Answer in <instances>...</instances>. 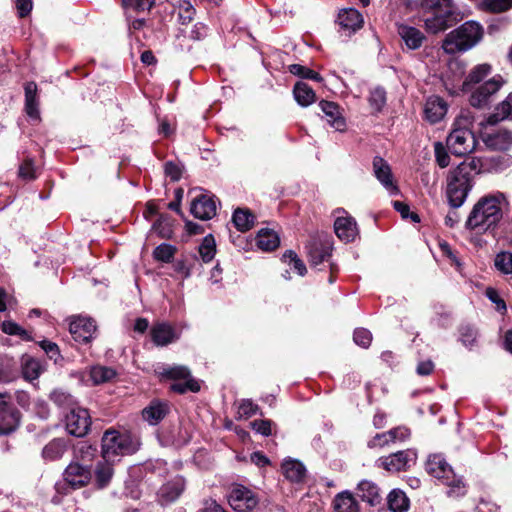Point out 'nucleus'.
Segmentation results:
<instances>
[{
    "instance_id": "f257e3e1",
    "label": "nucleus",
    "mask_w": 512,
    "mask_h": 512,
    "mask_svg": "<svg viewBox=\"0 0 512 512\" xmlns=\"http://www.w3.org/2000/svg\"><path fill=\"white\" fill-rule=\"evenodd\" d=\"M508 205V197L501 191L480 197L465 221V228L481 234L494 231L502 221L504 208Z\"/></svg>"
},
{
    "instance_id": "f03ea898",
    "label": "nucleus",
    "mask_w": 512,
    "mask_h": 512,
    "mask_svg": "<svg viewBox=\"0 0 512 512\" xmlns=\"http://www.w3.org/2000/svg\"><path fill=\"white\" fill-rule=\"evenodd\" d=\"M474 116L468 110L461 111L455 119L446 144L452 154L465 156L474 151L476 138L472 132Z\"/></svg>"
},
{
    "instance_id": "7ed1b4c3",
    "label": "nucleus",
    "mask_w": 512,
    "mask_h": 512,
    "mask_svg": "<svg viewBox=\"0 0 512 512\" xmlns=\"http://www.w3.org/2000/svg\"><path fill=\"white\" fill-rule=\"evenodd\" d=\"M416 5L424 16V27L428 33L437 34L449 28L454 13L453 0H417Z\"/></svg>"
},
{
    "instance_id": "20e7f679",
    "label": "nucleus",
    "mask_w": 512,
    "mask_h": 512,
    "mask_svg": "<svg viewBox=\"0 0 512 512\" xmlns=\"http://www.w3.org/2000/svg\"><path fill=\"white\" fill-rule=\"evenodd\" d=\"M482 37V26L475 21H467L446 35L442 48L445 53L452 55L465 52L479 43Z\"/></svg>"
},
{
    "instance_id": "39448f33",
    "label": "nucleus",
    "mask_w": 512,
    "mask_h": 512,
    "mask_svg": "<svg viewBox=\"0 0 512 512\" xmlns=\"http://www.w3.org/2000/svg\"><path fill=\"white\" fill-rule=\"evenodd\" d=\"M139 445L138 439L130 434L107 430L102 437V458L117 461L120 456L135 453Z\"/></svg>"
},
{
    "instance_id": "423d86ee",
    "label": "nucleus",
    "mask_w": 512,
    "mask_h": 512,
    "mask_svg": "<svg viewBox=\"0 0 512 512\" xmlns=\"http://www.w3.org/2000/svg\"><path fill=\"white\" fill-rule=\"evenodd\" d=\"M471 188L469 167L462 163L450 172L447 179L446 195L450 206L454 209L462 206Z\"/></svg>"
},
{
    "instance_id": "0eeeda50",
    "label": "nucleus",
    "mask_w": 512,
    "mask_h": 512,
    "mask_svg": "<svg viewBox=\"0 0 512 512\" xmlns=\"http://www.w3.org/2000/svg\"><path fill=\"white\" fill-rule=\"evenodd\" d=\"M427 472L435 478L441 479L450 487V496H461L465 493V486L461 478H457L452 467L440 454L430 455L426 462Z\"/></svg>"
},
{
    "instance_id": "6e6552de",
    "label": "nucleus",
    "mask_w": 512,
    "mask_h": 512,
    "mask_svg": "<svg viewBox=\"0 0 512 512\" xmlns=\"http://www.w3.org/2000/svg\"><path fill=\"white\" fill-rule=\"evenodd\" d=\"M504 81L501 76H494L482 84L476 86L469 92V103L475 108H486L495 99L497 92L503 86Z\"/></svg>"
},
{
    "instance_id": "1a4fd4ad",
    "label": "nucleus",
    "mask_w": 512,
    "mask_h": 512,
    "mask_svg": "<svg viewBox=\"0 0 512 512\" xmlns=\"http://www.w3.org/2000/svg\"><path fill=\"white\" fill-rule=\"evenodd\" d=\"M417 460L415 450L407 449L392 453L385 457H380L376 461V465L388 472H399L410 469Z\"/></svg>"
},
{
    "instance_id": "9d476101",
    "label": "nucleus",
    "mask_w": 512,
    "mask_h": 512,
    "mask_svg": "<svg viewBox=\"0 0 512 512\" xmlns=\"http://www.w3.org/2000/svg\"><path fill=\"white\" fill-rule=\"evenodd\" d=\"M230 506L237 512H251L259 503L258 496L243 485H234L229 493Z\"/></svg>"
},
{
    "instance_id": "9b49d317",
    "label": "nucleus",
    "mask_w": 512,
    "mask_h": 512,
    "mask_svg": "<svg viewBox=\"0 0 512 512\" xmlns=\"http://www.w3.org/2000/svg\"><path fill=\"white\" fill-rule=\"evenodd\" d=\"M91 425V417L87 409L72 407L66 415V429L69 434L83 437L87 434Z\"/></svg>"
},
{
    "instance_id": "f8f14e48",
    "label": "nucleus",
    "mask_w": 512,
    "mask_h": 512,
    "mask_svg": "<svg viewBox=\"0 0 512 512\" xmlns=\"http://www.w3.org/2000/svg\"><path fill=\"white\" fill-rule=\"evenodd\" d=\"M69 330L75 341L87 343L95 334L96 325L92 319L78 316L70 322Z\"/></svg>"
},
{
    "instance_id": "ddd939ff",
    "label": "nucleus",
    "mask_w": 512,
    "mask_h": 512,
    "mask_svg": "<svg viewBox=\"0 0 512 512\" xmlns=\"http://www.w3.org/2000/svg\"><path fill=\"white\" fill-rule=\"evenodd\" d=\"M216 203L206 194H200L191 202L190 211L195 218L208 220L216 215Z\"/></svg>"
},
{
    "instance_id": "4468645a",
    "label": "nucleus",
    "mask_w": 512,
    "mask_h": 512,
    "mask_svg": "<svg viewBox=\"0 0 512 512\" xmlns=\"http://www.w3.org/2000/svg\"><path fill=\"white\" fill-rule=\"evenodd\" d=\"M476 163L479 164V172L491 173L506 169L512 164V160L506 155H489L473 159L475 167Z\"/></svg>"
},
{
    "instance_id": "2eb2a0df",
    "label": "nucleus",
    "mask_w": 512,
    "mask_h": 512,
    "mask_svg": "<svg viewBox=\"0 0 512 512\" xmlns=\"http://www.w3.org/2000/svg\"><path fill=\"white\" fill-rule=\"evenodd\" d=\"M373 170L376 178L391 195L399 193L398 187L394 184L390 166L384 159L375 157L373 160Z\"/></svg>"
},
{
    "instance_id": "dca6fc26",
    "label": "nucleus",
    "mask_w": 512,
    "mask_h": 512,
    "mask_svg": "<svg viewBox=\"0 0 512 512\" xmlns=\"http://www.w3.org/2000/svg\"><path fill=\"white\" fill-rule=\"evenodd\" d=\"M334 230L338 238L344 242H352L358 235L356 221L348 215H338L334 222Z\"/></svg>"
},
{
    "instance_id": "f3484780",
    "label": "nucleus",
    "mask_w": 512,
    "mask_h": 512,
    "mask_svg": "<svg viewBox=\"0 0 512 512\" xmlns=\"http://www.w3.org/2000/svg\"><path fill=\"white\" fill-rule=\"evenodd\" d=\"M65 480L74 488H80L88 484L91 472L79 463H71L65 470Z\"/></svg>"
},
{
    "instance_id": "a211bd4d",
    "label": "nucleus",
    "mask_w": 512,
    "mask_h": 512,
    "mask_svg": "<svg viewBox=\"0 0 512 512\" xmlns=\"http://www.w3.org/2000/svg\"><path fill=\"white\" fill-rule=\"evenodd\" d=\"M447 103L438 96H431L424 106L425 119L434 124L443 119L447 113Z\"/></svg>"
},
{
    "instance_id": "6ab92c4d",
    "label": "nucleus",
    "mask_w": 512,
    "mask_h": 512,
    "mask_svg": "<svg viewBox=\"0 0 512 512\" xmlns=\"http://www.w3.org/2000/svg\"><path fill=\"white\" fill-rule=\"evenodd\" d=\"M185 480L177 476L165 483L158 492L159 500L162 504H168L175 501L184 491Z\"/></svg>"
},
{
    "instance_id": "aec40b11",
    "label": "nucleus",
    "mask_w": 512,
    "mask_h": 512,
    "mask_svg": "<svg viewBox=\"0 0 512 512\" xmlns=\"http://www.w3.org/2000/svg\"><path fill=\"white\" fill-rule=\"evenodd\" d=\"M150 335L157 346H167L178 338L174 328L164 322L154 324L150 330Z\"/></svg>"
},
{
    "instance_id": "412c9836",
    "label": "nucleus",
    "mask_w": 512,
    "mask_h": 512,
    "mask_svg": "<svg viewBox=\"0 0 512 512\" xmlns=\"http://www.w3.org/2000/svg\"><path fill=\"white\" fill-rule=\"evenodd\" d=\"M491 74V66L489 64H479L474 68L466 76L462 90L464 92H468L474 89L476 86L483 83L484 79L487 78Z\"/></svg>"
},
{
    "instance_id": "4be33fe9",
    "label": "nucleus",
    "mask_w": 512,
    "mask_h": 512,
    "mask_svg": "<svg viewBox=\"0 0 512 512\" xmlns=\"http://www.w3.org/2000/svg\"><path fill=\"white\" fill-rule=\"evenodd\" d=\"M397 31L405 45L411 50L420 48L425 40L422 31L412 26L401 24L398 26Z\"/></svg>"
},
{
    "instance_id": "5701e85b",
    "label": "nucleus",
    "mask_w": 512,
    "mask_h": 512,
    "mask_svg": "<svg viewBox=\"0 0 512 512\" xmlns=\"http://www.w3.org/2000/svg\"><path fill=\"white\" fill-rule=\"evenodd\" d=\"M319 107L325 114L326 121L336 130L343 131L346 127L345 119L340 114L339 106L330 101H321Z\"/></svg>"
},
{
    "instance_id": "b1692460",
    "label": "nucleus",
    "mask_w": 512,
    "mask_h": 512,
    "mask_svg": "<svg viewBox=\"0 0 512 512\" xmlns=\"http://www.w3.org/2000/svg\"><path fill=\"white\" fill-rule=\"evenodd\" d=\"M358 496L371 506H376L381 503L382 496L380 489L372 481L362 480L357 486Z\"/></svg>"
},
{
    "instance_id": "393cba45",
    "label": "nucleus",
    "mask_w": 512,
    "mask_h": 512,
    "mask_svg": "<svg viewBox=\"0 0 512 512\" xmlns=\"http://www.w3.org/2000/svg\"><path fill=\"white\" fill-rule=\"evenodd\" d=\"M169 407L166 403L153 401L143 409L142 417L150 425L158 424L167 415Z\"/></svg>"
},
{
    "instance_id": "a878e982",
    "label": "nucleus",
    "mask_w": 512,
    "mask_h": 512,
    "mask_svg": "<svg viewBox=\"0 0 512 512\" xmlns=\"http://www.w3.org/2000/svg\"><path fill=\"white\" fill-rule=\"evenodd\" d=\"M338 23L342 28L356 31L362 27L363 17L354 8L344 9L338 15Z\"/></svg>"
},
{
    "instance_id": "bb28decb",
    "label": "nucleus",
    "mask_w": 512,
    "mask_h": 512,
    "mask_svg": "<svg viewBox=\"0 0 512 512\" xmlns=\"http://www.w3.org/2000/svg\"><path fill=\"white\" fill-rule=\"evenodd\" d=\"M116 461L112 459H104L102 458L95 467V480L96 484L99 488H103L108 485L110 482L114 469L113 465Z\"/></svg>"
},
{
    "instance_id": "cd10ccee",
    "label": "nucleus",
    "mask_w": 512,
    "mask_h": 512,
    "mask_svg": "<svg viewBox=\"0 0 512 512\" xmlns=\"http://www.w3.org/2000/svg\"><path fill=\"white\" fill-rule=\"evenodd\" d=\"M20 413L16 409H0V435L13 432L19 425Z\"/></svg>"
},
{
    "instance_id": "c85d7f7f",
    "label": "nucleus",
    "mask_w": 512,
    "mask_h": 512,
    "mask_svg": "<svg viewBox=\"0 0 512 512\" xmlns=\"http://www.w3.org/2000/svg\"><path fill=\"white\" fill-rule=\"evenodd\" d=\"M280 244L277 233L271 229H261L256 236V245L262 251H273Z\"/></svg>"
},
{
    "instance_id": "c756f323",
    "label": "nucleus",
    "mask_w": 512,
    "mask_h": 512,
    "mask_svg": "<svg viewBox=\"0 0 512 512\" xmlns=\"http://www.w3.org/2000/svg\"><path fill=\"white\" fill-rule=\"evenodd\" d=\"M333 507L335 512H359L358 502L349 491L338 493L333 500Z\"/></svg>"
},
{
    "instance_id": "7c9ffc66",
    "label": "nucleus",
    "mask_w": 512,
    "mask_h": 512,
    "mask_svg": "<svg viewBox=\"0 0 512 512\" xmlns=\"http://www.w3.org/2000/svg\"><path fill=\"white\" fill-rule=\"evenodd\" d=\"M283 475L292 482H300L304 479L306 469L304 465L293 459L284 460L281 466Z\"/></svg>"
},
{
    "instance_id": "2f4dec72",
    "label": "nucleus",
    "mask_w": 512,
    "mask_h": 512,
    "mask_svg": "<svg viewBox=\"0 0 512 512\" xmlns=\"http://www.w3.org/2000/svg\"><path fill=\"white\" fill-rule=\"evenodd\" d=\"M486 145L493 150H508L512 146V132L499 130L487 137Z\"/></svg>"
},
{
    "instance_id": "473e14b6",
    "label": "nucleus",
    "mask_w": 512,
    "mask_h": 512,
    "mask_svg": "<svg viewBox=\"0 0 512 512\" xmlns=\"http://www.w3.org/2000/svg\"><path fill=\"white\" fill-rule=\"evenodd\" d=\"M174 13L177 22L182 26H187L194 19L196 10L190 0H178L174 4Z\"/></svg>"
},
{
    "instance_id": "72a5a7b5",
    "label": "nucleus",
    "mask_w": 512,
    "mask_h": 512,
    "mask_svg": "<svg viewBox=\"0 0 512 512\" xmlns=\"http://www.w3.org/2000/svg\"><path fill=\"white\" fill-rule=\"evenodd\" d=\"M25 111L29 117L39 118L37 85L35 82H28L25 85Z\"/></svg>"
},
{
    "instance_id": "f704fd0d",
    "label": "nucleus",
    "mask_w": 512,
    "mask_h": 512,
    "mask_svg": "<svg viewBox=\"0 0 512 512\" xmlns=\"http://www.w3.org/2000/svg\"><path fill=\"white\" fill-rule=\"evenodd\" d=\"M387 503L392 512H407L410 506L408 497L399 489H394L388 494Z\"/></svg>"
},
{
    "instance_id": "c9c22d12",
    "label": "nucleus",
    "mask_w": 512,
    "mask_h": 512,
    "mask_svg": "<svg viewBox=\"0 0 512 512\" xmlns=\"http://www.w3.org/2000/svg\"><path fill=\"white\" fill-rule=\"evenodd\" d=\"M43 371L44 367L39 360L28 355L22 358V374L26 380L37 379Z\"/></svg>"
},
{
    "instance_id": "e433bc0d",
    "label": "nucleus",
    "mask_w": 512,
    "mask_h": 512,
    "mask_svg": "<svg viewBox=\"0 0 512 512\" xmlns=\"http://www.w3.org/2000/svg\"><path fill=\"white\" fill-rule=\"evenodd\" d=\"M295 100L301 106H309L315 101L316 95L313 89L304 82H297L293 89Z\"/></svg>"
},
{
    "instance_id": "4c0bfd02",
    "label": "nucleus",
    "mask_w": 512,
    "mask_h": 512,
    "mask_svg": "<svg viewBox=\"0 0 512 512\" xmlns=\"http://www.w3.org/2000/svg\"><path fill=\"white\" fill-rule=\"evenodd\" d=\"M232 220L239 231L245 232L254 225L255 216L248 209L238 208L234 211Z\"/></svg>"
},
{
    "instance_id": "58836bf2",
    "label": "nucleus",
    "mask_w": 512,
    "mask_h": 512,
    "mask_svg": "<svg viewBox=\"0 0 512 512\" xmlns=\"http://www.w3.org/2000/svg\"><path fill=\"white\" fill-rule=\"evenodd\" d=\"M66 451V443L63 439H53L42 450L44 459L54 461L60 459Z\"/></svg>"
},
{
    "instance_id": "ea45409f",
    "label": "nucleus",
    "mask_w": 512,
    "mask_h": 512,
    "mask_svg": "<svg viewBox=\"0 0 512 512\" xmlns=\"http://www.w3.org/2000/svg\"><path fill=\"white\" fill-rule=\"evenodd\" d=\"M309 262L311 266L317 267L330 258V249L325 245H312L308 250Z\"/></svg>"
},
{
    "instance_id": "a19ab883",
    "label": "nucleus",
    "mask_w": 512,
    "mask_h": 512,
    "mask_svg": "<svg viewBox=\"0 0 512 512\" xmlns=\"http://www.w3.org/2000/svg\"><path fill=\"white\" fill-rule=\"evenodd\" d=\"M159 375L173 380H187L191 378L190 370L186 366L182 365L165 367L162 371H159Z\"/></svg>"
},
{
    "instance_id": "79ce46f5",
    "label": "nucleus",
    "mask_w": 512,
    "mask_h": 512,
    "mask_svg": "<svg viewBox=\"0 0 512 512\" xmlns=\"http://www.w3.org/2000/svg\"><path fill=\"white\" fill-rule=\"evenodd\" d=\"M116 375V372L105 366H94L90 371V377L94 384H101L110 381Z\"/></svg>"
},
{
    "instance_id": "37998d69",
    "label": "nucleus",
    "mask_w": 512,
    "mask_h": 512,
    "mask_svg": "<svg viewBox=\"0 0 512 512\" xmlns=\"http://www.w3.org/2000/svg\"><path fill=\"white\" fill-rule=\"evenodd\" d=\"M494 266L502 274H512V253L508 251H501L496 254Z\"/></svg>"
},
{
    "instance_id": "c03bdc74",
    "label": "nucleus",
    "mask_w": 512,
    "mask_h": 512,
    "mask_svg": "<svg viewBox=\"0 0 512 512\" xmlns=\"http://www.w3.org/2000/svg\"><path fill=\"white\" fill-rule=\"evenodd\" d=\"M480 8L485 12L501 13L512 8V0H483Z\"/></svg>"
},
{
    "instance_id": "a18cd8bd",
    "label": "nucleus",
    "mask_w": 512,
    "mask_h": 512,
    "mask_svg": "<svg viewBox=\"0 0 512 512\" xmlns=\"http://www.w3.org/2000/svg\"><path fill=\"white\" fill-rule=\"evenodd\" d=\"M371 109L379 113L386 104V91L381 87H376L370 91L368 98Z\"/></svg>"
},
{
    "instance_id": "49530a36",
    "label": "nucleus",
    "mask_w": 512,
    "mask_h": 512,
    "mask_svg": "<svg viewBox=\"0 0 512 512\" xmlns=\"http://www.w3.org/2000/svg\"><path fill=\"white\" fill-rule=\"evenodd\" d=\"M216 253V244L212 235L206 236L199 246V254L204 262H210Z\"/></svg>"
},
{
    "instance_id": "de8ad7c7",
    "label": "nucleus",
    "mask_w": 512,
    "mask_h": 512,
    "mask_svg": "<svg viewBox=\"0 0 512 512\" xmlns=\"http://www.w3.org/2000/svg\"><path fill=\"white\" fill-rule=\"evenodd\" d=\"M495 121L512 119V93H509L508 96L496 107V112L493 115Z\"/></svg>"
},
{
    "instance_id": "09e8293b",
    "label": "nucleus",
    "mask_w": 512,
    "mask_h": 512,
    "mask_svg": "<svg viewBox=\"0 0 512 512\" xmlns=\"http://www.w3.org/2000/svg\"><path fill=\"white\" fill-rule=\"evenodd\" d=\"M289 72L293 75L299 76L305 79H311L317 82H321L323 78L321 75L305 66L300 64H292L289 66Z\"/></svg>"
},
{
    "instance_id": "8fccbe9b",
    "label": "nucleus",
    "mask_w": 512,
    "mask_h": 512,
    "mask_svg": "<svg viewBox=\"0 0 512 512\" xmlns=\"http://www.w3.org/2000/svg\"><path fill=\"white\" fill-rule=\"evenodd\" d=\"M285 261L290 265L300 276H304L306 273V266L302 260H300L297 254L293 251H287L283 255Z\"/></svg>"
},
{
    "instance_id": "3c124183",
    "label": "nucleus",
    "mask_w": 512,
    "mask_h": 512,
    "mask_svg": "<svg viewBox=\"0 0 512 512\" xmlns=\"http://www.w3.org/2000/svg\"><path fill=\"white\" fill-rule=\"evenodd\" d=\"M171 390L179 394H184L187 391L198 392L200 390V385L195 379L189 378L183 383H173L171 385Z\"/></svg>"
},
{
    "instance_id": "603ef678",
    "label": "nucleus",
    "mask_w": 512,
    "mask_h": 512,
    "mask_svg": "<svg viewBox=\"0 0 512 512\" xmlns=\"http://www.w3.org/2000/svg\"><path fill=\"white\" fill-rule=\"evenodd\" d=\"M50 399L58 406H71L73 405V397L62 389H55L50 394Z\"/></svg>"
},
{
    "instance_id": "864d4df0",
    "label": "nucleus",
    "mask_w": 512,
    "mask_h": 512,
    "mask_svg": "<svg viewBox=\"0 0 512 512\" xmlns=\"http://www.w3.org/2000/svg\"><path fill=\"white\" fill-rule=\"evenodd\" d=\"M2 331L9 335H18L22 339L30 340V336L28 335V332L23 329L21 326H19L17 323L12 321H4L2 323Z\"/></svg>"
},
{
    "instance_id": "5fc2aeb1",
    "label": "nucleus",
    "mask_w": 512,
    "mask_h": 512,
    "mask_svg": "<svg viewBox=\"0 0 512 512\" xmlns=\"http://www.w3.org/2000/svg\"><path fill=\"white\" fill-rule=\"evenodd\" d=\"M155 0H123V6L136 12L149 11Z\"/></svg>"
},
{
    "instance_id": "6e6d98bb",
    "label": "nucleus",
    "mask_w": 512,
    "mask_h": 512,
    "mask_svg": "<svg viewBox=\"0 0 512 512\" xmlns=\"http://www.w3.org/2000/svg\"><path fill=\"white\" fill-rule=\"evenodd\" d=\"M389 431L384 433L376 434L369 442L368 447L370 448H384L393 444Z\"/></svg>"
},
{
    "instance_id": "4d7b16f0",
    "label": "nucleus",
    "mask_w": 512,
    "mask_h": 512,
    "mask_svg": "<svg viewBox=\"0 0 512 512\" xmlns=\"http://www.w3.org/2000/svg\"><path fill=\"white\" fill-rule=\"evenodd\" d=\"M153 254L157 260L169 262L174 255V248L169 244H161L155 248Z\"/></svg>"
},
{
    "instance_id": "13d9d810",
    "label": "nucleus",
    "mask_w": 512,
    "mask_h": 512,
    "mask_svg": "<svg viewBox=\"0 0 512 512\" xmlns=\"http://www.w3.org/2000/svg\"><path fill=\"white\" fill-rule=\"evenodd\" d=\"M153 229L162 237L170 238L172 236L171 224L168 218L160 217L153 225Z\"/></svg>"
},
{
    "instance_id": "bf43d9fd",
    "label": "nucleus",
    "mask_w": 512,
    "mask_h": 512,
    "mask_svg": "<svg viewBox=\"0 0 512 512\" xmlns=\"http://www.w3.org/2000/svg\"><path fill=\"white\" fill-rule=\"evenodd\" d=\"M354 342L361 347H368L372 341V334L364 328L356 329L354 332Z\"/></svg>"
},
{
    "instance_id": "052dcab7",
    "label": "nucleus",
    "mask_w": 512,
    "mask_h": 512,
    "mask_svg": "<svg viewBox=\"0 0 512 512\" xmlns=\"http://www.w3.org/2000/svg\"><path fill=\"white\" fill-rule=\"evenodd\" d=\"M434 151L436 162L441 168H445L449 165L450 157L445 150V147L440 142L434 144Z\"/></svg>"
},
{
    "instance_id": "680f3d73",
    "label": "nucleus",
    "mask_w": 512,
    "mask_h": 512,
    "mask_svg": "<svg viewBox=\"0 0 512 512\" xmlns=\"http://www.w3.org/2000/svg\"><path fill=\"white\" fill-rule=\"evenodd\" d=\"M40 347L45 351L50 359L54 360V362H57L61 358L59 348L54 342L43 340L40 342Z\"/></svg>"
},
{
    "instance_id": "e2e57ef3",
    "label": "nucleus",
    "mask_w": 512,
    "mask_h": 512,
    "mask_svg": "<svg viewBox=\"0 0 512 512\" xmlns=\"http://www.w3.org/2000/svg\"><path fill=\"white\" fill-rule=\"evenodd\" d=\"M19 176L25 180L36 178L35 169L32 160H25L19 168Z\"/></svg>"
},
{
    "instance_id": "0e129e2a",
    "label": "nucleus",
    "mask_w": 512,
    "mask_h": 512,
    "mask_svg": "<svg viewBox=\"0 0 512 512\" xmlns=\"http://www.w3.org/2000/svg\"><path fill=\"white\" fill-rule=\"evenodd\" d=\"M393 443L403 442L410 437V430L407 427L399 426L389 430Z\"/></svg>"
},
{
    "instance_id": "69168bd1",
    "label": "nucleus",
    "mask_w": 512,
    "mask_h": 512,
    "mask_svg": "<svg viewBox=\"0 0 512 512\" xmlns=\"http://www.w3.org/2000/svg\"><path fill=\"white\" fill-rule=\"evenodd\" d=\"M257 405L251 400H243L238 408V414L240 417L248 418L256 413Z\"/></svg>"
},
{
    "instance_id": "338daca9",
    "label": "nucleus",
    "mask_w": 512,
    "mask_h": 512,
    "mask_svg": "<svg viewBox=\"0 0 512 512\" xmlns=\"http://www.w3.org/2000/svg\"><path fill=\"white\" fill-rule=\"evenodd\" d=\"M270 420H255L251 423L252 428L259 434L269 436L272 432Z\"/></svg>"
},
{
    "instance_id": "774afa93",
    "label": "nucleus",
    "mask_w": 512,
    "mask_h": 512,
    "mask_svg": "<svg viewBox=\"0 0 512 512\" xmlns=\"http://www.w3.org/2000/svg\"><path fill=\"white\" fill-rule=\"evenodd\" d=\"M486 296L491 302L496 304V309L498 311H506V304L504 300L499 296L498 292L494 288H487Z\"/></svg>"
}]
</instances>
